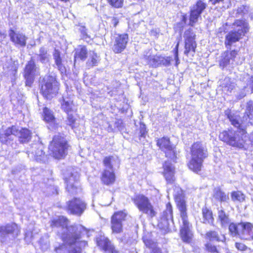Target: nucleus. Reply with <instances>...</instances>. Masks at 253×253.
I'll list each match as a JSON object with an SVG mask.
<instances>
[{"label": "nucleus", "mask_w": 253, "mask_h": 253, "mask_svg": "<svg viewBox=\"0 0 253 253\" xmlns=\"http://www.w3.org/2000/svg\"><path fill=\"white\" fill-rule=\"evenodd\" d=\"M68 220L64 216H59L52 219L50 226L52 227H60L63 230L61 237L64 244L55 247L56 253H81L82 248L87 245V242L82 239L86 229L81 225L68 226Z\"/></svg>", "instance_id": "obj_1"}, {"label": "nucleus", "mask_w": 253, "mask_h": 253, "mask_svg": "<svg viewBox=\"0 0 253 253\" xmlns=\"http://www.w3.org/2000/svg\"><path fill=\"white\" fill-rule=\"evenodd\" d=\"M13 136H17L21 143H27L32 138V132L27 128L19 129L17 126H13L0 133V141L2 144L10 145L12 148L15 149L17 144L13 141Z\"/></svg>", "instance_id": "obj_2"}, {"label": "nucleus", "mask_w": 253, "mask_h": 253, "mask_svg": "<svg viewBox=\"0 0 253 253\" xmlns=\"http://www.w3.org/2000/svg\"><path fill=\"white\" fill-rule=\"evenodd\" d=\"M177 194H174V197L182 221L180 237L183 242L190 243L193 237V233L190 229V225L188 219L187 207L181 189L177 188Z\"/></svg>", "instance_id": "obj_3"}, {"label": "nucleus", "mask_w": 253, "mask_h": 253, "mask_svg": "<svg viewBox=\"0 0 253 253\" xmlns=\"http://www.w3.org/2000/svg\"><path fill=\"white\" fill-rule=\"evenodd\" d=\"M227 27L232 29L225 36V44L227 47L241 39L249 31V24L245 20L237 19L229 24L226 23L223 26L224 31L228 30Z\"/></svg>", "instance_id": "obj_4"}, {"label": "nucleus", "mask_w": 253, "mask_h": 253, "mask_svg": "<svg viewBox=\"0 0 253 253\" xmlns=\"http://www.w3.org/2000/svg\"><path fill=\"white\" fill-rule=\"evenodd\" d=\"M131 200L139 211L148 217L152 218L156 215L157 211L147 197L143 194H137L131 198Z\"/></svg>", "instance_id": "obj_5"}, {"label": "nucleus", "mask_w": 253, "mask_h": 253, "mask_svg": "<svg viewBox=\"0 0 253 253\" xmlns=\"http://www.w3.org/2000/svg\"><path fill=\"white\" fill-rule=\"evenodd\" d=\"M59 89V83L55 77L51 75L45 76L41 82V92L43 96L50 99L55 96Z\"/></svg>", "instance_id": "obj_6"}, {"label": "nucleus", "mask_w": 253, "mask_h": 253, "mask_svg": "<svg viewBox=\"0 0 253 253\" xmlns=\"http://www.w3.org/2000/svg\"><path fill=\"white\" fill-rule=\"evenodd\" d=\"M68 147L66 139L63 137L57 135L53 138L48 149L51 156L54 158H60V157L65 156Z\"/></svg>", "instance_id": "obj_7"}, {"label": "nucleus", "mask_w": 253, "mask_h": 253, "mask_svg": "<svg viewBox=\"0 0 253 253\" xmlns=\"http://www.w3.org/2000/svg\"><path fill=\"white\" fill-rule=\"evenodd\" d=\"M65 181L66 183V190L71 195H74L81 191L78 180L79 173L73 168L68 169L64 173Z\"/></svg>", "instance_id": "obj_8"}, {"label": "nucleus", "mask_w": 253, "mask_h": 253, "mask_svg": "<svg viewBox=\"0 0 253 253\" xmlns=\"http://www.w3.org/2000/svg\"><path fill=\"white\" fill-rule=\"evenodd\" d=\"M224 114L229 120L231 125L237 127V130L239 131L240 133H241L242 135H245L246 133L245 127L248 122L247 116H244L241 118L238 113L232 112L229 109L225 110Z\"/></svg>", "instance_id": "obj_9"}, {"label": "nucleus", "mask_w": 253, "mask_h": 253, "mask_svg": "<svg viewBox=\"0 0 253 253\" xmlns=\"http://www.w3.org/2000/svg\"><path fill=\"white\" fill-rule=\"evenodd\" d=\"M244 135L240 133L239 131L228 130L221 132L219 134V138L221 141L230 145L241 147L243 146Z\"/></svg>", "instance_id": "obj_10"}, {"label": "nucleus", "mask_w": 253, "mask_h": 253, "mask_svg": "<svg viewBox=\"0 0 253 253\" xmlns=\"http://www.w3.org/2000/svg\"><path fill=\"white\" fill-rule=\"evenodd\" d=\"M20 228L18 225L11 223L0 227V241L1 242H9L18 236Z\"/></svg>", "instance_id": "obj_11"}, {"label": "nucleus", "mask_w": 253, "mask_h": 253, "mask_svg": "<svg viewBox=\"0 0 253 253\" xmlns=\"http://www.w3.org/2000/svg\"><path fill=\"white\" fill-rule=\"evenodd\" d=\"M116 162L115 159H104L103 160L105 168L102 173L101 180L106 185L112 184L115 180V175L113 167Z\"/></svg>", "instance_id": "obj_12"}, {"label": "nucleus", "mask_w": 253, "mask_h": 253, "mask_svg": "<svg viewBox=\"0 0 253 253\" xmlns=\"http://www.w3.org/2000/svg\"><path fill=\"white\" fill-rule=\"evenodd\" d=\"M39 69L37 67L35 62L32 57L28 61L24 69V76L26 80V85L31 86L33 84L35 78L39 75Z\"/></svg>", "instance_id": "obj_13"}, {"label": "nucleus", "mask_w": 253, "mask_h": 253, "mask_svg": "<svg viewBox=\"0 0 253 253\" xmlns=\"http://www.w3.org/2000/svg\"><path fill=\"white\" fill-rule=\"evenodd\" d=\"M126 213L120 211L115 212L111 217V228L113 233L118 234L123 231L122 222L126 219Z\"/></svg>", "instance_id": "obj_14"}, {"label": "nucleus", "mask_w": 253, "mask_h": 253, "mask_svg": "<svg viewBox=\"0 0 253 253\" xmlns=\"http://www.w3.org/2000/svg\"><path fill=\"white\" fill-rule=\"evenodd\" d=\"M157 145L162 151L165 153L166 157L177 158L175 152V147L171 144L169 138L163 137L158 139Z\"/></svg>", "instance_id": "obj_15"}, {"label": "nucleus", "mask_w": 253, "mask_h": 253, "mask_svg": "<svg viewBox=\"0 0 253 253\" xmlns=\"http://www.w3.org/2000/svg\"><path fill=\"white\" fill-rule=\"evenodd\" d=\"M144 58L147 64L153 68H157L161 65L168 66L171 60L170 57H164L157 55H146Z\"/></svg>", "instance_id": "obj_16"}, {"label": "nucleus", "mask_w": 253, "mask_h": 253, "mask_svg": "<svg viewBox=\"0 0 253 253\" xmlns=\"http://www.w3.org/2000/svg\"><path fill=\"white\" fill-rule=\"evenodd\" d=\"M67 209L73 214L81 215L86 208V204L80 199L74 198L67 203Z\"/></svg>", "instance_id": "obj_17"}, {"label": "nucleus", "mask_w": 253, "mask_h": 253, "mask_svg": "<svg viewBox=\"0 0 253 253\" xmlns=\"http://www.w3.org/2000/svg\"><path fill=\"white\" fill-rule=\"evenodd\" d=\"M128 41V35L124 34L119 35L115 37L112 46V50L115 53H120L126 47Z\"/></svg>", "instance_id": "obj_18"}, {"label": "nucleus", "mask_w": 253, "mask_h": 253, "mask_svg": "<svg viewBox=\"0 0 253 253\" xmlns=\"http://www.w3.org/2000/svg\"><path fill=\"white\" fill-rule=\"evenodd\" d=\"M206 4L202 0H199L193 6L191 9L190 16V25L192 26L196 23L203 11L206 8Z\"/></svg>", "instance_id": "obj_19"}, {"label": "nucleus", "mask_w": 253, "mask_h": 253, "mask_svg": "<svg viewBox=\"0 0 253 253\" xmlns=\"http://www.w3.org/2000/svg\"><path fill=\"white\" fill-rule=\"evenodd\" d=\"M237 55V51L235 50H233L231 51H225L221 54V58L219 61V66L222 69L228 66L233 67L234 58L236 57Z\"/></svg>", "instance_id": "obj_20"}, {"label": "nucleus", "mask_w": 253, "mask_h": 253, "mask_svg": "<svg viewBox=\"0 0 253 253\" xmlns=\"http://www.w3.org/2000/svg\"><path fill=\"white\" fill-rule=\"evenodd\" d=\"M96 244L106 253H119V252L116 250L111 242L105 236H99L97 237L96 238Z\"/></svg>", "instance_id": "obj_21"}, {"label": "nucleus", "mask_w": 253, "mask_h": 253, "mask_svg": "<svg viewBox=\"0 0 253 253\" xmlns=\"http://www.w3.org/2000/svg\"><path fill=\"white\" fill-rule=\"evenodd\" d=\"M172 206L169 203L166 205V209L163 213L161 220L158 223V226L160 228L166 231L169 227V221L172 220Z\"/></svg>", "instance_id": "obj_22"}, {"label": "nucleus", "mask_w": 253, "mask_h": 253, "mask_svg": "<svg viewBox=\"0 0 253 253\" xmlns=\"http://www.w3.org/2000/svg\"><path fill=\"white\" fill-rule=\"evenodd\" d=\"M8 35L10 41L16 46H25L27 38L24 34L20 32H16L14 30L10 29L9 31Z\"/></svg>", "instance_id": "obj_23"}, {"label": "nucleus", "mask_w": 253, "mask_h": 253, "mask_svg": "<svg viewBox=\"0 0 253 253\" xmlns=\"http://www.w3.org/2000/svg\"><path fill=\"white\" fill-rule=\"evenodd\" d=\"M172 159H169L163 165L164 174L167 182L172 183L175 180V168L171 163Z\"/></svg>", "instance_id": "obj_24"}, {"label": "nucleus", "mask_w": 253, "mask_h": 253, "mask_svg": "<svg viewBox=\"0 0 253 253\" xmlns=\"http://www.w3.org/2000/svg\"><path fill=\"white\" fill-rule=\"evenodd\" d=\"M191 152L192 158H206L208 157L207 150L199 142L194 143L192 145Z\"/></svg>", "instance_id": "obj_25"}, {"label": "nucleus", "mask_w": 253, "mask_h": 253, "mask_svg": "<svg viewBox=\"0 0 253 253\" xmlns=\"http://www.w3.org/2000/svg\"><path fill=\"white\" fill-rule=\"evenodd\" d=\"M244 222L238 223H231L229 225V233L232 237H238L242 239V233H243Z\"/></svg>", "instance_id": "obj_26"}, {"label": "nucleus", "mask_w": 253, "mask_h": 253, "mask_svg": "<svg viewBox=\"0 0 253 253\" xmlns=\"http://www.w3.org/2000/svg\"><path fill=\"white\" fill-rule=\"evenodd\" d=\"M56 67L60 71L61 74H65L66 68L62 63V59L60 56V52L58 50L55 49L53 54Z\"/></svg>", "instance_id": "obj_27"}, {"label": "nucleus", "mask_w": 253, "mask_h": 253, "mask_svg": "<svg viewBox=\"0 0 253 253\" xmlns=\"http://www.w3.org/2000/svg\"><path fill=\"white\" fill-rule=\"evenodd\" d=\"M87 54L88 51L86 46L84 45H79L75 50L74 64L76 63L78 59L84 61L87 57Z\"/></svg>", "instance_id": "obj_28"}, {"label": "nucleus", "mask_w": 253, "mask_h": 253, "mask_svg": "<svg viewBox=\"0 0 253 253\" xmlns=\"http://www.w3.org/2000/svg\"><path fill=\"white\" fill-rule=\"evenodd\" d=\"M36 56L37 60L43 64L48 63L50 57L47 48L44 46L40 47L38 53L36 54Z\"/></svg>", "instance_id": "obj_29"}, {"label": "nucleus", "mask_w": 253, "mask_h": 253, "mask_svg": "<svg viewBox=\"0 0 253 253\" xmlns=\"http://www.w3.org/2000/svg\"><path fill=\"white\" fill-rule=\"evenodd\" d=\"M242 239L253 240V225L250 222H244Z\"/></svg>", "instance_id": "obj_30"}, {"label": "nucleus", "mask_w": 253, "mask_h": 253, "mask_svg": "<svg viewBox=\"0 0 253 253\" xmlns=\"http://www.w3.org/2000/svg\"><path fill=\"white\" fill-rule=\"evenodd\" d=\"M202 222L205 224H213L214 218L212 215V212L211 210L207 208L202 209Z\"/></svg>", "instance_id": "obj_31"}, {"label": "nucleus", "mask_w": 253, "mask_h": 253, "mask_svg": "<svg viewBox=\"0 0 253 253\" xmlns=\"http://www.w3.org/2000/svg\"><path fill=\"white\" fill-rule=\"evenodd\" d=\"M217 214V221L220 222L222 227L226 226L230 222L229 215L222 209L218 210Z\"/></svg>", "instance_id": "obj_32"}, {"label": "nucleus", "mask_w": 253, "mask_h": 253, "mask_svg": "<svg viewBox=\"0 0 253 253\" xmlns=\"http://www.w3.org/2000/svg\"><path fill=\"white\" fill-rule=\"evenodd\" d=\"M203 159H191L188 164L189 168L195 172L201 170Z\"/></svg>", "instance_id": "obj_33"}, {"label": "nucleus", "mask_w": 253, "mask_h": 253, "mask_svg": "<svg viewBox=\"0 0 253 253\" xmlns=\"http://www.w3.org/2000/svg\"><path fill=\"white\" fill-rule=\"evenodd\" d=\"M196 47L197 44L195 41L185 40L184 54L188 56L191 52L192 55H193L195 53Z\"/></svg>", "instance_id": "obj_34"}, {"label": "nucleus", "mask_w": 253, "mask_h": 253, "mask_svg": "<svg viewBox=\"0 0 253 253\" xmlns=\"http://www.w3.org/2000/svg\"><path fill=\"white\" fill-rule=\"evenodd\" d=\"M89 58L86 62V65L88 67H92L93 66H97L100 61V57L94 51H89Z\"/></svg>", "instance_id": "obj_35"}, {"label": "nucleus", "mask_w": 253, "mask_h": 253, "mask_svg": "<svg viewBox=\"0 0 253 253\" xmlns=\"http://www.w3.org/2000/svg\"><path fill=\"white\" fill-rule=\"evenodd\" d=\"M205 238L211 241H216L218 242H225V237L224 235L220 238L218 233L215 231H209L206 234Z\"/></svg>", "instance_id": "obj_36"}, {"label": "nucleus", "mask_w": 253, "mask_h": 253, "mask_svg": "<svg viewBox=\"0 0 253 253\" xmlns=\"http://www.w3.org/2000/svg\"><path fill=\"white\" fill-rule=\"evenodd\" d=\"M42 116L43 120L47 123H54L55 121L53 112L47 107H44L43 109Z\"/></svg>", "instance_id": "obj_37"}, {"label": "nucleus", "mask_w": 253, "mask_h": 253, "mask_svg": "<svg viewBox=\"0 0 253 253\" xmlns=\"http://www.w3.org/2000/svg\"><path fill=\"white\" fill-rule=\"evenodd\" d=\"M213 197L220 202H227L229 197L219 188H216L214 190Z\"/></svg>", "instance_id": "obj_38"}, {"label": "nucleus", "mask_w": 253, "mask_h": 253, "mask_svg": "<svg viewBox=\"0 0 253 253\" xmlns=\"http://www.w3.org/2000/svg\"><path fill=\"white\" fill-rule=\"evenodd\" d=\"M62 109L66 113H69L73 108V101L70 98L63 97Z\"/></svg>", "instance_id": "obj_39"}, {"label": "nucleus", "mask_w": 253, "mask_h": 253, "mask_svg": "<svg viewBox=\"0 0 253 253\" xmlns=\"http://www.w3.org/2000/svg\"><path fill=\"white\" fill-rule=\"evenodd\" d=\"M249 7L245 5H242L238 7L236 13L237 18L243 17L245 19L248 17Z\"/></svg>", "instance_id": "obj_40"}, {"label": "nucleus", "mask_w": 253, "mask_h": 253, "mask_svg": "<svg viewBox=\"0 0 253 253\" xmlns=\"http://www.w3.org/2000/svg\"><path fill=\"white\" fill-rule=\"evenodd\" d=\"M211 4L216 5V7L225 9L228 7L229 0H209Z\"/></svg>", "instance_id": "obj_41"}, {"label": "nucleus", "mask_w": 253, "mask_h": 253, "mask_svg": "<svg viewBox=\"0 0 253 253\" xmlns=\"http://www.w3.org/2000/svg\"><path fill=\"white\" fill-rule=\"evenodd\" d=\"M231 199L233 201H238L242 202L245 200V196L243 193L240 191H234L231 193Z\"/></svg>", "instance_id": "obj_42"}, {"label": "nucleus", "mask_w": 253, "mask_h": 253, "mask_svg": "<svg viewBox=\"0 0 253 253\" xmlns=\"http://www.w3.org/2000/svg\"><path fill=\"white\" fill-rule=\"evenodd\" d=\"M144 243L147 247L150 249H152L151 253H162L160 249L156 247V244L150 240H146Z\"/></svg>", "instance_id": "obj_43"}, {"label": "nucleus", "mask_w": 253, "mask_h": 253, "mask_svg": "<svg viewBox=\"0 0 253 253\" xmlns=\"http://www.w3.org/2000/svg\"><path fill=\"white\" fill-rule=\"evenodd\" d=\"M244 116H247L248 119H251L253 117V102L251 101L248 102L245 114Z\"/></svg>", "instance_id": "obj_44"}, {"label": "nucleus", "mask_w": 253, "mask_h": 253, "mask_svg": "<svg viewBox=\"0 0 253 253\" xmlns=\"http://www.w3.org/2000/svg\"><path fill=\"white\" fill-rule=\"evenodd\" d=\"M107 1L112 7L117 8L122 7L124 4V0H107Z\"/></svg>", "instance_id": "obj_45"}, {"label": "nucleus", "mask_w": 253, "mask_h": 253, "mask_svg": "<svg viewBox=\"0 0 253 253\" xmlns=\"http://www.w3.org/2000/svg\"><path fill=\"white\" fill-rule=\"evenodd\" d=\"M184 38H185V41L188 40L195 41V34L193 32L191 29H189L185 32Z\"/></svg>", "instance_id": "obj_46"}, {"label": "nucleus", "mask_w": 253, "mask_h": 253, "mask_svg": "<svg viewBox=\"0 0 253 253\" xmlns=\"http://www.w3.org/2000/svg\"><path fill=\"white\" fill-rule=\"evenodd\" d=\"M78 26L80 27L79 30L81 34L82 38L84 40L89 39L90 37L87 34L86 28L84 26L81 25H79Z\"/></svg>", "instance_id": "obj_47"}, {"label": "nucleus", "mask_w": 253, "mask_h": 253, "mask_svg": "<svg viewBox=\"0 0 253 253\" xmlns=\"http://www.w3.org/2000/svg\"><path fill=\"white\" fill-rule=\"evenodd\" d=\"M247 86H245L239 90L236 96L237 99L240 100L246 96L248 92V90H247Z\"/></svg>", "instance_id": "obj_48"}, {"label": "nucleus", "mask_w": 253, "mask_h": 253, "mask_svg": "<svg viewBox=\"0 0 253 253\" xmlns=\"http://www.w3.org/2000/svg\"><path fill=\"white\" fill-rule=\"evenodd\" d=\"M67 113V124L71 126L72 128H73L74 127V124L76 122V119L73 116L72 114H69V113Z\"/></svg>", "instance_id": "obj_49"}, {"label": "nucleus", "mask_w": 253, "mask_h": 253, "mask_svg": "<svg viewBox=\"0 0 253 253\" xmlns=\"http://www.w3.org/2000/svg\"><path fill=\"white\" fill-rule=\"evenodd\" d=\"M206 249L207 251L211 253H218L217 250L215 246L213 245L211 243H208L205 245Z\"/></svg>", "instance_id": "obj_50"}, {"label": "nucleus", "mask_w": 253, "mask_h": 253, "mask_svg": "<svg viewBox=\"0 0 253 253\" xmlns=\"http://www.w3.org/2000/svg\"><path fill=\"white\" fill-rule=\"evenodd\" d=\"M146 127L144 124H140L139 128L140 137H144L146 133Z\"/></svg>", "instance_id": "obj_51"}, {"label": "nucleus", "mask_w": 253, "mask_h": 253, "mask_svg": "<svg viewBox=\"0 0 253 253\" xmlns=\"http://www.w3.org/2000/svg\"><path fill=\"white\" fill-rule=\"evenodd\" d=\"M247 86L251 89V93H253V76L248 80Z\"/></svg>", "instance_id": "obj_52"}, {"label": "nucleus", "mask_w": 253, "mask_h": 253, "mask_svg": "<svg viewBox=\"0 0 253 253\" xmlns=\"http://www.w3.org/2000/svg\"><path fill=\"white\" fill-rule=\"evenodd\" d=\"M235 246L238 250L242 251H245L247 249V247L243 243H236Z\"/></svg>", "instance_id": "obj_53"}, {"label": "nucleus", "mask_w": 253, "mask_h": 253, "mask_svg": "<svg viewBox=\"0 0 253 253\" xmlns=\"http://www.w3.org/2000/svg\"><path fill=\"white\" fill-rule=\"evenodd\" d=\"M44 153L42 149H38L35 151V158H39V157H42L43 156Z\"/></svg>", "instance_id": "obj_54"}, {"label": "nucleus", "mask_w": 253, "mask_h": 253, "mask_svg": "<svg viewBox=\"0 0 253 253\" xmlns=\"http://www.w3.org/2000/svg\"><path fill=\"white\" fill-rule=\"evenodd\" d=\"M115 126L117 127L119 130H122L123 129V126L122 125V121L121 120H118L115 123Z\"/></svg>", "instance_id": "obj_55"}, {"label": "nucleus", "mask_w": 253, "mask_h": 253, "mask_svg": "<svg viewBox=\"0 0 253 253\" xmlns=\"http://www.w3.org/2000/svg\"><path fill=\"white\" fill-rule=\"evenodd\" d=\"M119 23V20L117 18L113 17L112 19V24L114 27H116Z\"/></svg>", "instance_id": "obj_56"}, {"label": "nucleus", "mask_w": 253, "mask_h": 253, "mask_svg": "<svg viewBox=\"0 0 253 253\" xmlns=\"http://www.w3.org/2000/svg\"><path fill=\"white\" fill-rule=\"evenodd\" d=\"M9 70L11 71L10 74L14 75L16 73L17 69L16 67L12 66Z\"/></svg>", "instance_id": "obj_57"}, {"label": "nucleus", "mask_w": 253, "mask_h": 253, "mask_svg": "<svg viewBox=\"0 0 253 253\" xmlns=\"http://www.w3.org/2000/svg\"><path fill=\"white\" fill-rule=\"evenodd\" d=\"M178 45V44H177V45H176V51L175 54V59L176 60V64H177V62H178V61L179 60L178 58V49H177Z\"/></svg>", "instance_id": "obj_58"}, {"label": "nucleus", "mask_w": 253, "mask_h": 253, "mask_svg": "<svg viewBox=\"0 0 253 253\" xmlns=\"http://www.w3.org/2000/svg\"><path fill=\"white\" fill-rule=\"evenodd\" d=\"M250 138L251 141L252 143V145H253V132L251 134Z\"/></svg>", "instance_id": "obj_59"}, {"label": "nucleus", "mask_w": 253, "mask_h": 253, "mask_svg": "<svg viewBox=\"0 0 253 253\" xmlns=\"http://www.w3.org/2000/svg\"><path fill=\"white\" fill-rule=\"evenodd\" d=\"M26 153H25L24 152H22L21 153V157H26Z\"/></svg>", "instance_id": "obj_60"}, {"label": "nucleus", "mask_w": 253, "mask_h": 253, "mask_svg": "<svg viewBox=\"0 0 253 253\" xmlns=\"http://www.w3.org/2000/svg\"><path fill=\"white\" fill-rule=\"evenodd\" d=\"M185 20H186V18L185 17H183V21H184V22H185Z\"/></svg>", "instance_id": "obj_61"}, {"label": "nucleus", "mask_w": 253, "mask_h": 253, "mask_svg": "<svg viewBox=\"0 0 253 253\" xmlns=\"http://www.w3.org/2000/svg\"><path fill=\"white\" fill-rule=\"evenodd\" d=\"M105 158H108V159H110V158H110V157H108V158L106 157Z\"/></svg>", "instance_id": "obj_62"}]
</instances>
